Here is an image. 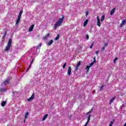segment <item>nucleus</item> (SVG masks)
Instances as JSON below:
<instances>
[{
	"instance_id": "nucleus-1",
	"label": "nucleus",
	"mask_w": 126,
	"mask_h": 126,
	"mask_svg": "<svg viewBox=\"0 0 126 126\" xmlns=\"http://www.w3.org/2000/svg\"><path fill=\"white\" fill-rule=\"evenodd\" d=\"M63 19H64V16L63 15L62 17L60 18L59 21H57V22H56L54 26V30H56V29H57V28H58L59 26H62V24L63 22Z\"/></svg>"
},
{
	"instance_id": "nucleus-2",
	"label": "nucleus",
	"mask_w": 126,
	"mask_h": 126,
	"mask_svg": "<svg viewBox=\"0 0 126 126\" xmlns=\"http://www.w3.org/2000/svg\"><path fill=\"white\" fill-rule=\"evenodd\" d=\"M11 43H12V40L11 39H9L7 45L4 51H8L10 50V47H11Z\"/></svg>"
},
{
	"instance_id": "nucleus-3",
	"label": "nucleus",
	"mask_w": 126,
	"mask_h": 126,
	"mask_svg": "<svg viewBox=\"0 0 126 126\" xmlns=\"http://www.w3.org/2000/svg\"><path fill=\"white\" fill-rule=\"evenodd\" d=\"M81 63V62L80 61L78 62L76 66L74 68L75 71H77V70H78V68H79V66H80Z\"/></svg>"
},
{
	"instance_id": "nucleus-4",
	"label": "nucleus",
	"mask_w": 126,
	"mask_h": 126,
	"mask_svg": "<svg viewBox=\"0 0 126 126\" xmlns=\"http://www.w3.org/2000/svg\"><path fill=\"white\" fill-rule=\"evenodd\" d=\"M96 19L97 20L96 25L98 26V27H101V23L100 22V18H99V16L97 17Z\"/></svg>"
},
{
	"instance_id": "nucleus-5",
	"label": "nucleus",
	"mask_w": 126,
	"mask_h": 126,
	"mask_svg": "<svg viewBox=\"0 0 126 126\" xmlns=\"http://www.w3.org/2000/svg\"><path fill=\"white\" fill-rule=\"evenodd\" d=\"M34 98H35V94L33 93L31 97L27 99V101H28L29 102H30V101L33 100Z\"/></svg>"
},
{
	"instance_id": "nucleus-6",
	"label": "nucleus",
	"mask_w": 126,
	"mask_h": 126,
	"mask_svg": "<svg viewBox=\"0 0 126 126\" xmlns=\"http://www.w3.org/2000/svg\"><path fill=\"white\" fill-rule=\"evenodd\" d=\"M10 81V79L9 78H7L3 82V84L4 85H6V84H8V83H9V81Z\"/></svg>"
},
{
	"instance_id": "nucleus-7",
	"label": "nucleus",
	"mask_w": 126,
	"mask_h": 126,
	"mask_svg": "<svg viewBox=\"0 0 126 126\" xmlns=\"http://www.w3.org/2000/svg\"><path fill=\"white\" fill-rule=\"evenodd\" d=\"M126 24V19L122 21V23L120 24V27H123Z\"/></svg>"
},
{
	"instance_id": "nucleus-8",
	"label": "nucleus",
	"mask_w": 126,
	"mask_h": 126,
	"mask_svg": "<svg viewBox=\"0 0 126 126\" xmlns=\"http://www.w3.org/2000/svg\"><path fill=\"white\" fill-rule=\"evenodd\" d=\"M67 74L68 75H70L71 74V67L70 66L68 68Z\"/></svg>"
},
{
	"instance_id": "nucleus-9",
	"label": "nucleus",
	"mask_w": 126,
	"mask_h": 126,
	"mask_svg": "<svg viewBox=\"0 0 126 126\" xmlns=\"http://www.w3.org/2000/svg\"><path fill=\"white\" fill-rule=\"evenodd\" d=\"M116 96H115L111 98V99L109 102V105H112V103H113V102H114V101H115V100L116 99Z\"/></svg>"
},
{
	"instance_id": "nucleus-10",
	"label": "nucleus",
	"mask_w": 126,
	"mask_h": 126,
	"mask_svg": "<svg viewBox=\"0 0 126 126\" xmlns=\"http://www.w3.org/2000/svg\"><path fill=\"white\" fill-rule=\"evenodd\" d=\"M34 25H32L29 29V32H32L33 29H34Z\"/></svg>"
},
{
	"instance_id": "nucleus-11",
	"label": "nucleus",
	"mask_w": 126,
	"mask_h": 126,
	"mask_svg": "<svg viewBox=\"0 0 126 126\" xmlns=\"http://www.w3.org/2000/svg\"><path fill=\"white\" fill-rule=\"evenodd\" d=\"M21 18H19L18 17L17 19L16 20V23H15V25H18V24H19V22H20V19Z\"/></svg>"
},
{
	"instance_id": "nucleus-12",
	"label": "nucleus",
	"mask_w": 126,
	"mask_h": 126,
	"mask_svg": "<svg viewBox=\"0 0 126 126\" xmlns=\"http://www.w3.org/2000/svg\"><path fill=\"white\" fill-rule=\"evenodd\" d=\"M53 43H54V40L51 39L49 41L47 42V45L51 46V45H52V44H53Z\"/></svg>"
},
{
	"instance_id": "nucleus-13",
	"label": "nucleus",
	"mask_w": 126,
	"mask_h": 126,
	"mask_svg": "<svg viewBox=\"0 0 126 126\" xmlns=\"http://www.w3.org/2000/svg\"><path fill=\"white\" fill-rule=\"evenodd\" d=\"M48 37H50V32H49L45 36L43 37V40H47Z\"/></svg>"
},
{
	"instance_id": "nucleus-14",
	"label": "nucleus",
	"mask_w": 126,
	"mask_h": 126,
	"mask_svg": "<svg viewBox=\"0 0 126 126\" xmlns=\"http://www.w3.org/2000/svg\"><path fill=\"white\" fill-rule=\"evenodd\" d=\"M5 91H6V89L0 88V93H2V92H5Z\"/></svg>"
},
{
	"instance_id": "nucleus-15",
	"label": "nucleus",
	"mask_w": 126,
	"mask_h": 126,
	"mask_svg": "<svg viewBox=\"0 0 126 126\" xmlns=\"http://www.w3.org/2000/svg\"><path fill=\"white\" fill-rule=\"evenodd\" d=\"M115 10H116V8H114L110 12V15H113L115 13Z\"/></svg>"
},
{
	"instance_id": "nucleus-16",
	"label": "nucleus",
	"mask_w": 126,
	"mask_h": 126,
	"mask_svg": "<svg viewBox=\"0 0 126 126\" xmlns=\"http://www.w3.org/2000/svg\"><path fill=\"white\" fill-rule=\"evenodd\" d=\"M48 116H49L48 114H46L45 115H44L42 119V121H46V119H47V118H48Z\"/></svg>"
},
{
	"instance_id": "nucleus-17",
	"label": "nucleus",
	"mask_w": 126,
	"mask_h": 126,
	"mask_svg": "<svg viewBox=\"0 0 126 126\" xmlns=\"http://www.w3.org/2000/svg\"><path fill=\"white\" fill-rule=\"evenodd\" d=\"M88 23V20H86L84 22V27H86V25H87Z\"/></svg>"
},
{
	"instance_id": "nucleus-18",
	"label": "nucleus",
	"mask_w": 126,
	"mask_h": 126,
	"mask_svg": "<svg viewBox=\"0 0 126 126\" xmlns=\"http://www.w3.org/2000/svg\"><path fill=\"white\" fill-rule=\"evenodd\" d=\"M28 116H29V112H28L26 113L25 116V119L26 120V119L28 118Z\"/></svg>"
},
{
	"instance_id": "nucleus-19",
	"label": "nucleus",
	"mask_w": 126,
	"mask_h": 126,
	"mask_svg": "<svg viewBox=\"0 0 126 126\" xmlns=\"http://www.w3.org/2000/svg\"><path fill=\"white\" fill-rule=\"evenodd\" d=\"M42 46V43H39V45L36 47V50H39Z\"/></svg>"
},
{
	"instance_id": "nucleus-20",
	"label": "nucleus",
	"mask_w": 126,
	"mask_h": 126,
	"mask_svg": "<svg viewBox=\"0 0 126 126\" xmlns=\"http://www.w3.org/2000/svg\"><path fill=\"white\" fill-rule=\"evenodd\" d=\"M104 20H105V15H102L101 17L100 21L101 22H103L104 21Z\"/></svg>"
},
{
	"instance_id": "nucleus-21",
	"label": "nucleus",
	"mask_w": 126,
	"mask_h": 126,
	"mask_svg": "<svg viewBox=\"0 0 126 126\" xmlns=\"http://www.w3.org/2000/svg\"><path fill=\"white\" fill-rule=\"evenodd\" d=\"M60 38V34H58L57 36L54 38L55 41H57V40H59Z\"/></svg>"
},
{
	"instance_id": "nucleus-22",
	"label": "nucleus",
	"mask_w": 126,
	"mask_h": 126,
	"mask_svg": "<svg viewBox=\"0 0 126 126\" xmlns=\"http://www.w3.org/2000/svg\"><path fill=\"white\" fill-rule=\"evenodd\" d=\"M6 104V102L5 101H2V103H1L2 107H4Z\"/></svg>"
},
{
	"instance_id": "nucleus-23",
	"label": "nucleus",
	"mask_w": 126,
	"mask_h": 126,
	"mask_svg": "<svg viewBox=\"0 0 126 126\" xmlns=\"http://www.w3.org/2000/svg\"><path fill=\"white\" fill-rule=\"evenodd\" d=\"M21 15H22V11L21 10L20 11V13H19V14L18 15V17H19V18H21Z\"/></svg>"
},
{
	"instance_id": "nucleus-24",
	"label": "nucleus",
	"mask_w": 126,
	"mask_h": 126,
	"mask_svg": "<svg viewBox=\"0 0 126 126\" xmlns=\"http://www.w3.org/2000/svg\"><path fill=\"white\" fill-rule=\"evenodd\" d=\"M90 118H91V115H89L88 117V123H89V122H90Z\"/></svg>"
},
{
	"instance_id": "nucleus-25",
	"label": "nucleus",
	"mask_w": 126,
	"mask_h": 126,
	"mask_svg": "<svg viewBox=\"0 0 126 126\" xmlns=\"http://www.w3.org/2000/svg\"><path fill=\"white\" fill-rule=\"evenodd\" d=\"M115 122V120H112V121L110 122V124H109V126H112V125L114 124V122Z\"/></svg>"
},
{
	"instance_id": "nucleus-26",
	"label": "nucleus",
	"mask_w": 126,
	"mask_h": 126,
	"mask_svg": "<svg viewBox=\"0 0 126 126\" xmlns=\"http://www.w3.org/2000/svg\"><path fill=\"white\" fill-rule=\"evenodd\" d=\"M90 67H91L90 66V65L86 66V69H87V71L89 70V69L90 68Z\"/></svg>"
},
{
	"instance_id": "nucleus-27",
	"label": "nucleus",
	"mask_w": 126,
	"mask_h": 126,
	"mask_svg": "<svg viewBox=\"0 0 126 126\" xmlns=\"http://www.w3.org/2000/svg\"><path fill=\"white\" fill-rule=\"evenodd\" d=\"M93 46H94V42H93L92 45L90 47V49H92V48H93Z\"/></svg>"
},
{
	"instance_id": "nucleus-28",
	"label": "nucleus",
	"mask_w": 126,
	"mask_h": 126,
	"mask_svg": "<svg viewBox=\"0 0 126 126\" xmlns=\"http://www.w3.org/2000/svg\"><path fill=\"white\" fill-rule=\"evenodd\" d=\"M95 63V62H92L90 64V66L91 67L92 66V65H93V64H94Z\"/></svg>"
},
{
	"instance_id": "nucleus-29",
	"label": "nucleus",
	"mask_w": 126,
	"mask_h": 126,
	"mask_svg": "<svg viewBox=\"0 0 126 126\" xmlns=\"http://www.w3.org/2000/svg\"><path fill=\"white\" fill-rule=\"evenodd\" d=\"M65 66H66V63H65L63 64V68H65Z\"/></svg>"
},
{
	"instance_id": "nucleus-30",
	"label": "nucleus",
	"mask_w": 126,
	"mask_h": 126,
	"mask_svg": "<svg viewBox=\"0 0 126 126\" xmlns=\"http://www.w3.org/2000/svg\"><path fill=\"white\" fill-rule=\"evenodd\" d=\"M31 64H32V63H31L29 67L28 68V69H27L26 71H28V69H29V68H30V67H31Z\"/></svg>"
},
{
	"instance_id": "nucleus-31",
	"label": "nucleus",
	"mask_w": 126,
	"mask_h": 126,
	"mask_svg": "<svg viewBox=\"0 0 126 126\" xmlns=\"http://www.w3.org/2000/svg\"><path fill=\"white\" fill-rule=\"evenodd\" d=\"M116 61H118V58L116 57L115 59L114 60V63H116Z\"/></svg>"
},
{
	"instance_id": "nucleus-32",
	"label": "nucleus",
	"mask_w": 126,
	"mask_h": 126,
	"mask_svg": "<svg viewBox=\"0 0 126 126\" xmlns=\"http://www.w3.org/2000/svg\"><path fill=\"white\" fill-rule=\"evenodd\" d=\"M92 113V111L90 110L89 112H87L86 115H89V114H91Z\"/></svg>"
},
{
	"instance_id": "nucleus-33",
	"label": "nucleus",
	"mask_w": 126,
	"mask_h": 126,
	"mask_svg": "<svg viewBox=\"0 0 126 126\" xmlns=\"http://www.w3.org/2000/svg\"><path fill=\"white\" fill-rule=\"evenodd\" d=\"M86 38H87V40H89V35H88V34H86Z\"/></svg>"
},
{
	"instance_id": "nucleus-34",
	"label": "nucleus",
	"mask_w": 126,
	"mask_h": 126,
	"mask_svg": "<svg viewBox=\"0 0 126 126\" xmlns=\"http://www.w3.org/2000/svg\"><path fill=\"white\" fill-rule=\"evenodd\" d=\"M104 88V85H102L100 87V90H102Z\"/></svg>"
},
{
	"instance_id": "nucleus-35",
	"label": "nucleus",
	"mask_w": 126,
	"mask_h": 126,
	"mask_svg": "<svg viewBox=\"0 0 126 126\" xmlns=\"http://www.w3.org/2000/svg\"><path fill=\"white\" fill-rule=\"evenodd\" d=\"M107 46H108V43H105L104 44V46H103V47H104L105 48H106V47H107Z\"/></svg>"
},
{
	"instance_id": "nucleus-36",
	"label": "nucleus",
	"mask_w": 126,
	"mask_h": 126,
	"mask_svg": "<svg viewBox=\"0 0 126 126\" xmlns=\"http://www.w3.org/2000/svg\"><path fill=\"white\" fill-rule=\"evenodd\" d=\"M94 63H96V57H94Z\"/></svg>"
},
{
	"instance_id": "nucleus-37",
	"label": "nucleus",
	"mask_w": 126,
	"mask_h": 126,
	"mask_svg": "<svg viewBox=\"0 0 126 126\" xmlns=\"http://www.w3.org/2000/svg\"><path fill=\"white\" fill-rule=\"evenodd\" d=\"M89 123V122H88V121H87L86 124H85L84 126H87L88 124Z\"/></svg>"
},
{
	"instance_id": "nucleus-38",
	"label": "nucleus",
	"mask_w": 126,
	"mask_h": 126,
	"mask_svg": "<svg viewBox=\"0 0 126 126\" xmlns=\"http://www.w3.org/2000/svg\"><path fill=\"white\" fill-rule=\"evenodd\" d=\"M104 50H105V47H104V46H103L101 49V51L103 52V51H104Z\"/></svg>"
},
{
	"instance_id": "nucleus-39",
	"label": "nucleus",
	"mask_w": 126,
	"mask_h": 126,
	"mask_svg": "<svg viewBox=\"0 0 126 126\" xmlns=\"http://www.w3.org/2000/svg\"><path fill=\"white\" fill-rule=\"evenodd\" d=\"M95 54H96V55H98V54H99V51H97L95 52Z\"/></svg>"
},
{
	"instance_id": "nucleus-40",
	"label": "nucleus",
	"mask_w": 126,
	"mask_h": 126,
	"mask_svg": "<svg viewBox=\"0 0 126 126\" xmlns=\"http://www.w3.org/2000/svg\"><path fill=\"white\" fill-rule=\"evenodd\" d=\"M88 15V11H87L86 12V16H87Z\"/></svg>"
},
{
	"instance_id": "nucleus-41",
	"label": "nucleus",
	"mask_w": 126,
	"mask_h": 126,
	"mask_svg": "<svg viewBox=\"0 0 126 126\" xmlns=\"http://www.w3.org/2000/svg\"><path fill=\"white\" fill-rule=\"evenodd\" d=\"M5 36H6V32H4V37H5Z\"/></svg>"
},
{
	"instance_id": "nucleus-42",
	"label": "nucleus",
	"mask_w": 126,
	"mask_h": 126,
	"mask_svg": "<svg viewBox=\"0 0 126 126\" xmlns=\"http://www.w3.org/2000/svg\"><path fill=\"white\" fill-rule=\"evenodd\" d=\"M12 94H13V95H14V94H15V92H12Z\"/></svg>"
},
{
	"instance_id": "nucleus-43",
	"label": "nucleus",
	"mask_w": 126,
	"mask_h": 126,
	"mask_svg": "<svg viewBox=\"0 0 126 126\" xmlns=\"http://www.w3.org/2000/svg\"><path fill=\"white\" fill-rule=\"evenodd\" d=\"M34 61V59H32V63H33V62Z\"/></svg>"
},
{
	"instance_id": "nucleus-44",
	"label": "nucleus",
	"mask_w": 126,
	"mask_h": 126,
	"mask_svg": "<svg viewBox=\"0 0 126 126\" xmlns=\"http://www.w3.org/2000/svg\"><path fill=\"white\" fill-rule=\"evenodd\" d=\"M91 111H93V107L92 108Z\"/></svg>"
},
{
	"instance_id": "nucleus-45",
	"label": "nucleus",
	"mask_w": 126,
	"mask_h": 126,
	"mask_svg": "<svg viewBox=\"0 0 126 126\" xmlns=\"http://www.w3.org/2000/svg\"><path fill=\"white\" fill-rule=\"evenodd\" d=\"M25 122H26V121H25V120H24V123L25 124Z\"/></svg>"
}]
</instances>
